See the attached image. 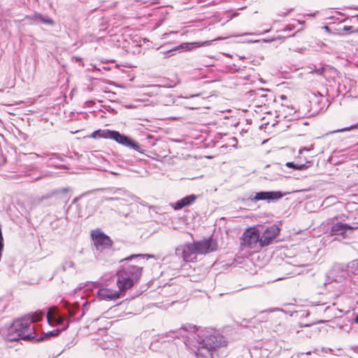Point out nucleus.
<instances>
[{
	"label": "nucleus",
	"mask_w": 358,
	"mask_h": 358,
	"mask_svg": "<svg viewBox=\"0 0 358 358\" xmlns=\"http://www.w3.org/2000/svg\"><path fill=\"white\" fill-rule=\"evenodd\" d=\"M197 254L205 255L215 251L217 248L216 241L212 238L203 239L193 243Z\"/></svg>",
	"instance_id": "nucleus-7"
},
{
	"label": "nucleus",
	"mask_w": 358,
	"mask_h": 358,
	"mask_svg": "<svg viewBox=\"0 0 358 358\" xmlns=\"http://www.w3.org/2000/svg\"><path fill=\"white\" fill-rule=\"evenodd\" d=\"M131 257H134V255H131L130 257H129L127 259H131Z\"/></svg>",
	"instance_id": "nucleus-24"
},
{
	"label": "nucleus",
	"mask_w": 358,
	"mask_h": 358,
	"mask_svg": "<svg viewBox=\"0 0 358 358\" xmlns=\"http://www.w3.org/2000/svg\"><path fill=\"white\" fill-rule=\"evenodd\" d=\"M355 323H357V324H358V313H357V316H356V317H355Z\"/></svg>",
	"instance_id": "nucleus-20"
},
{
	"label": "nucleus",
	"mask_w": 358,
	"mask_h": 358,
	"mask_svg": "<svg viewBox=\"0 0 358 358\" xmlns=\"http://www.w3.org/2000/svg\"><path fill=\"white\" fill-rule=\"evenodd\" d=\"M195 199H196V196H194V194L187 196L182 198V199L178 201L176 203H175L173 205V208L175 210L181 209L183 207L187 206L190 205L191 203H192L195 201Z\"/></svg>",
	"instance_id": "nucleus-15"
},
{
	"label": "nucleus",
	"mask_w": 358,
	"mask_h": 358,
	"mask_svg": "<svg viewBox=\"0 0 358 358\" xmlns=\"http://www.w3.org/2000/svg\"><path fill=\"white\" fill-rule=\"evenodd\" d=\"M112 131H110L108 129H99L90 135V137L92 138H110Z\"/></svg>",
	"instance_id": "nucleus-16"
},
{
	"label": "nucleus",
	"mask_w": 358,
	"mask_h": 358,
	"mask_svg": "<svg viewBox=\"0 0 358 358\" xmlns=\"http://www.w3.org/2000/svg\"><path fill=\"white\" fill-rule=\"evenodd\" d=\"M242 247L252 250L260 248V233L255 227H249L243 232L241 238Z\"/></svg>",
	"instance_id": "nucleus-2"
},
{
	"label": "nucleus",
	"mask_w": 358,
	"mask_h": 358,
	"mask_svg": "<svg viewBox=\"0 0 358 358\" xmlns=\"http://www.w3.org/2000/svg\"><path fill=\"white\" fill-rule=\"evenodd\" d=\"M228 341L222 335H210L203 339L200 343L201 348H205L208 351L217 350L222 347H226Z\"/></svg>",
	"instance_id": "nucleus-4"
},
{
	"label": "nucleus",
	"mask_w": 358,
	"mask_h": 358,
	"mask_svg": "<svg viewBox=\"0 0 358 358\" xmlns=\"http://www.w3.org/2000/svg\"><path fill=\"white\" fill-rule=\"evenodd\" d=\"M136 282L134 281V280L127 276L122 271H120L119 272L117 285L122 296L124 294L125 292L127 289H131Z\"/></svg>",
	"instance_id": "nucleus-10"
},
{
	"label": "nucleus",
	"mask_w": 358,
	"mask_h": 358,
	"mask_svg": "<svg viewBox=\"0 0 358 358\" xmlns=\"http://www.w3.org/2000/svg\"><path fill=\"white\" fill-rule=\"evenodd\" d=\"M280 234V229L273 225L267 228L260 236V248L270 245Z\"/></svg>",
	"instance_id": "nucleus-8"
},
{
	"label": "nucleus",
	"mask_w": 358,
	"mask_h": 358,
	"mask_svg": "<svg viewBox=\"0 0 358 358\" xmlns=\"http://www.w3.org/2000/svg\"><path fill=\"white\" fill-rule=\"evenodd\" d=\"M41 312L31 315H25L20 319L15 320L12 325V330L16 336H12L10 334V340L15 341L19 339L27 340L34 338L32 333L35 330V326L32 323L42 320Z\"/></svg>",
	"instance_id": "nucleus-1"
},
{
	"label": "nucleus",
	"mask_w": 358,
	"mask_h": 358,
	"mask_svg": "<svg viewBox=\"0 0 358 358\" xmlns=\"http://www.w3.org/2000/svg\"><path fill=\"white\" fill-rule=\"evenodd\" d=\"M177 252L181 253V256L185 262H193L196 261V249L193 243H187L177 248Z\"/></svg>",
	"instance_id": "nucleus-9"
},
{
	"label": "nucleus",
	"mask_w": 358,
	"mask_h": 358,
	"mask_svg": "<svg viewBox=\"0 0 358 358\" xmlns=\"http://www.w3.org/2000/svg\"><path fill=\"white\" fill-rule=\"evenodd\" d=\"M143 268L138 265H129L121 271L137 282L142 275Z\"/></svg>",
	"instance_id": "nucleus-11"
},
{
	"label": "nucleus",
	"mask_w": 358,
	"mask_h": 358,
	"mask_svg": "<svg viewBox=\"0 0 358 358\" xmlns=\"http://www.w3.org/2000/svg\"><path fill=\"white\" fill-rule=\"evenodd\" d=\"M280 98H281V99H285V95H282V96H280Z\"/></svg>",
	"instance_id": "nucleus-22"
},
{
	"label": "nucleus",
	"mask_w": 358,
	"mask_h": 358,
	"mask_svg": "<svg viewBox=\"0 0 358 358\" xmlns=\"http://www.w3.org/2000/svg\"><path fill=\"white\" fill-rule=\"evenodd\" d=\"M351 28V27H344V29L345 30H350Z\"/></svg>",
	"instance_id": "nucleus-21"
},
{
	"label": "nucleus",
	"mask_w": 358,
	"mask_h": 358,
	"mask_svg": "<svg viewBox=\"0 0 358 358\" xmlns=\"http://www.w3.org/2000/svg\"><path fill=\"white\" fill-rule=\"evenodd\" d=\"M61 332L59 329H54L50 331L46 332V338L50 336H57Z\"/></svg>",
	"instance_id": "nucleus-18"
},
{
	"label": "nucleus",
	"mask_w": 358,
	"mask_h": 358,
	"mask_svg": "<svg viewBox=\"0 0 358 358\" xmlns=\"http://www.w3.org/2000/svg\"><path fill=\"white\" fill-rule=\"evenodd\" d=\"M310 164V162H308ZM286 166L289 168H292L296 170H305L310 166V164H295L294 162H287Z\"/></svg>",
	"instance_id": "nucleus-17"
},
{
	"label": "nucleus",
	"mask_w": 358,
	"mask_h": 358,
	"mask_svg": "<svg viewBox=\"0 0 358 358\" xmlns=\"http://www.w3.org/2000/svg\"><path fill=\"white\" fill-rule=\"evenodd\" d=\"M354 129H358V124L352 125L350 127H347V128L339 129L337 131H338V132H343V131H350V130Z\"/></svg>",
	"instance_id": "nucleus-19"
},
{
	"label": "nucleus",
	"mask_w": 358,
	"mask_h": 358,
	"mask_svg": "<svg viewBox=\"0 0 358 358\" xmlns=\"http://www.w3.org/2000/svg\"><path fill=\"white\" fill-rule=\"evenodd\" d=\"M110 138L126 147L131 148L140 152H141V146L137 142L127 136L120 134L118 131H112Z\"/></svg>",
	"instance_id": "nucleus-6"
},
{
	"label": "nucleus",
	"mask_w": 358,
	"mask_h": 358,
	"mask_svg": "<svg viewBox=\"0 0 358 358\" xmlns=\"http://www.w3.org/2000/svg\"><path fill=\"white\" fill-rule=\"evenodd\" d=\"M43 337H40L39 338H38V341H42L43 340Z\"/></svg>",
	"instance_id": "nucleus-23"
},
{
	"label": "nucleus",
	"mask_w": 358,
	"mask_h": 358,
	"mask_svg": "<svg viewBox=\"0 0 358 358\" xmlns=\"http://www.w3.org/2000/svg\"><path fill=\"white\" fill-rule=\"evenodd\" d=\"M358 229V224H355V225H350L346 223H343L342 222H338L336 224H334L330 230V235L331 236H340L343 239L346 238L348 235V231H352L355 229Z\"/></svg>",
	"instance_id": "nucleus-5"
},
{
	"label": "nucleus",
	"mask_w": 358,
	"mask_h": 358,
	"mask_svg": "<svg viewBox=\"0 0 358 358\" xmlns=\"http://www.w3.org/2000/svg\"><path fill=\"white\" fill-rule=\"evenodd\" d=\"M90 238L93 242L94 248L97 250L103 251L109 249L113 246L112 239L100 229H93L90 232Z\"/></svg>",
	"instance_id": "nucleus-3"
},
{
	"label": "nucleus",
	"mask_w": 358,
	"mask_h": 358,
	"mask_svg": "<svg viewBox=\"0 0 358 358\" xmlns=\"http://www.w3.org/2000/svg\"><path fill=\"white\" fill-rule=\"evenodd\" d=\"M282 196V194L280 192H259L256 193L253 200H276L279 199Z\"/></svg>",
	"instance_id": "nucleus-14"
},
{
	"label": "nucleus",
	"mask_w": 358,
	"mask_h": 358,
	"mask_svg": "<svg viewBox=\"0 0 358 358\" xmlns=\"http://www.w3.org/2000/svg\"><path fill=\"white\" fill-rule=\"evenodd\" d=\"M98 294L101 299L104 300H115L122 296L119 290L115 291L106 287L99 289Z\"/></svg>",
	"instance_id": "nucleus-13"
},
{
	"label": "nucleus",
	"mask_w": 358,
	"mask_h": 358,
	"mask_svg": "<svg viewBox=\"0 0 358 358\" xmlns=\"http://www.w3.org/2000/svg\"><path fill=\"white\" fill-rule=\"evenodd\" d=\"M46 318L49 324L52 326L62 324L64 317L59 315L58 308L56 307L51 308L46 314Z\"/></svg>",
	"instance_id": "nucleus-12"
}]
</instances>
